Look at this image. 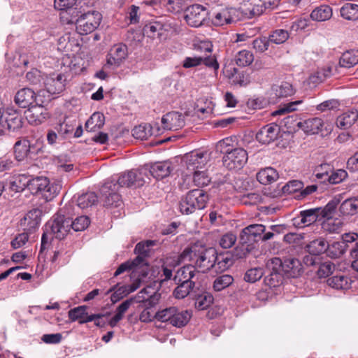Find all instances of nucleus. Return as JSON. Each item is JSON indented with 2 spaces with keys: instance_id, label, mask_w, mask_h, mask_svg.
<instances>
[{
  "instance_id": "obj_28",
  "label": "nucleus",
  "mask_w": 358,
  "mask_h": 358,
  "mask_svg": "<svg viewBox=\"0 0 358 358\" xmlns=\"http://www.w3.org/2000/svg\"><path fill=\"white\" fill-rule=\"evenodd\" d=\"M282 264L283 261L278 257L272 258L267 262L266 267L268 269L271 271L270 275L271 278L268 279L271 286H276L274 280H276L278 281V278L280 277L279 273L280 271H282Z\"/></svg>"
},
{
  "instance_id": "obj_9",
  "label": "nucleus",
  "mask_w": 358,
  "mask_h": 358,
  "mask_svg": "<svg viewBox=\"0 0 358 358\" xmlns=\"http://www.w3.org/2000/svg\"><path fill=\"white\" fill-rule=\"evenodd\" d=\"M128 56L126 45L120 43L113 45L108 55L107 62L104 65L105 69L114 70L119 67Z\"/></svg>"
},
{
  "instance_id": "obj_27",
  "label": "nucleus",
  "mask_w": 358,
  "mask_h": 358,
  "mask_svg": "<svg viewBox=\"0 0 358 358\" xmlns=\"http://www.w3.org/2000/svg\"><path fill=\"white\" fill-rule=\"evenodd\" d=\"M173 170L170 162H159L155 163L150 168V172L157 179H162L167 177Z\"/></svg>"
},
{
  "instance_id": "obj_59",
  "label": "nucleus",
  "mask_w": 358,
  "mask_h": 358,
  "mask_svg": "<svg viewBox=\"0 0 358 358\" xmlns=\"http://www.w3.org/2000/svg\"><path fill=\"white\" fill-rule=\"evenodd\" d=\"M194 172L193 181L198 187L206 186L209 184L210 179L204 171L197 170Z\"/></svg>"
},
{
  "instance_id": "obj_14",
  "label": "nucleus",
  "mask_w": 358,
  "mask_h": 358,
  "mask_svg": "<svg viewBox=\"0 0 358 358\" xmlns=\"http://www.w3.org/2000/svg\"><path fill=\"white\" fill-rule=\"evenodd\" d=\"M43 103H36L25 112L26 118L31 124L38 125L48 117V113Z\"/></svg>"
},
{
  "instance_id": "obj_24",
  "label": "nucleus",
  "mask_w": 358,
  "mask_h": 358,
  "mask_svg": "<svg viewBox=\"0 0 358 358\" xmlns=\"http://www.w3.org/2000/svg\"><path fill=\"white\" fill-rule=\"evenodd\" d=\"M187 196L194 204L196 210H202L206 208L209 200L208 195L203 190L195 189L189 191Z\"/></svg>"
},
{
  "instance_id": "obj_51",
  "label": "nucleus",
  "mask_w": 358,
  "mask_h": 358,
  "mask_svg": "<svg viewBox=\"0 0 358 358\" xmlns=\"http://www.w3.org/2000/svg\"><path fill=\"white\" fill-rule=\"evenodd\" d=\"M347 250V245L344 242L337 241L334 242L327 248L328 255L332 258H338L343 255Z\"/></svg>"
},
{
  "instance_id": "obj_2",
  "label": "nucleus",
  "mask_w": 358,
  "mask_h": 358,
  "mask_svg": "<svg viewBox=\"0 0 358 358\" xmlns=\"http://www.w3.org/2000/svg\"><path fill=\"white\" fill-rule=\"evenodd\" d=\"M236 138V137H234ZM233 141V137L227 138L223 140L222 143L226 145L222 157L224 166L229 170H239L244 166L248 161V153L242 148H233L230 145V142Z\"/></svg>"
},
{
  "instance_id": "obj_47",
  "label": "nucleus",
  "mask_w": 358,
  "mask_h": 358,
  "mask_svg": "<svg viewBox=\"0 0 358 358\" xmlns=\"http://www.w3.org/2000/svg\"><path fill=\"white\" fill-rule=\"evenodd\" d=\"M254 61L253 54L247 50L239 51L235 56L236 64L239 66H247Z\"/></svg>"
},
{
  "instance_id": "obj_56",
  "label": "nucleus",
  "mask_w": 358,
  "mask_h": 358,
  "mask_svg": "<svg viewBox=\"0 0 358 358\" xmlns=\"http://www.w3.org/2000/svg\"><path fill=\"white\" fill-rule=\"evenodd\" d=\"M90 221L87 216H80L73 221L71 218V227L75 231H80L85 230L90 224Z\"/></svg>"
},
{
  "instance_id": "obj_8",
  "label": "nucleus",
  "mask_w": 358,
  "mask_h": 358,
  "mask_svg": "<svg viewBox=\"0 0 358 358\" xmlns=\"http://www.w3.org/2000/svg\"><path fill=\"white\" fill-rule=\"evenodd\" d=\"M138 180L137 173L134 171H129L123 173L118 177H113L111 180L105 182L103 185V190L107 192L113 187V190L120 189V187H130L135 184Z\"/></svg>"
},
{
  "instance_id": "obj_41",
  "label": "nucleus",
  "mask_w": 358,
  "mask_h": 358,
  "mask_svg": "<svg viewBox=\"0 0 358 358\" xmlns=\"http://www.w3.org/2000/svg\"><path fill=\"white\" fill-rule=\"evenodd\" d=\"M150 287L143 289L138 294V298L139 302H144L148 306H154L157 303L160 294L156 292L150 293Z\"/></svg>"
},
{
  "instance_id": "obj_48",
  "label": "nucleus",
  "mask_w": 358,
  "mask_h": 358,
  "mask_svg": "<svg viewBox=\"0 0 358 358\" xmlns=\"http://www.w3.org/2000/svg\"><path fill=\"white\" fill-rule=\"evenodd\" d=\"M132 135L136 139L145 140L152 135V127L150 124H140L132 129Z\"/></svg>"
},
{
  "instance_id": "obj_5",
  "label": "nucleus",
  "mask_w": 358,
  "mask_h": 358,
  "mask_svg": "<svg viewBox=\"0 0 358 358\" xmlns=\"http://www.w3.org/2000/svg\"><path fill=\"white\" fill-rule=\"evenodd\" d=\"M45 92L44 90H39L36 93L30 88L24 87L17 92L15 96V103L23 108H29L33 104L45 103Z\"/></svg>"
},
{
  "instance_id": "obj_25",
  "label": "nucleus",
  "mask_w": 358,
  "mask_h": 358,
  "mask_svg": "<svg viewBox=\"0 0 358 358\" xmlns=\"http://www.w3.org/2000/svg\"><path fill=\"white\" fill-rule=\"evenodd\" d=\"M266 227L263 224H251L245 227L241 232L240 239L243 243L250 241V238L260 236L264 233Z\"/></svg>"
},
{
  "instance_id": "obj_31",
  "label": "nucleus",
  "mask_w": 358,
  "mask_h": 358,
  "mask_svg": "<svg viewBox=\"0 0 358 358\" xmlns=\"http://www.w3.org/2000/svg\"><path fill=\"white\" fill-rule=\"evenodd\" d=\"M119 189L113 190V187L107 192L103 190V186L101 188V194L105 197L104 204L107 207H119L122 205L120 195L118 194Z\"/></svg>"
},
{
  "instance_id": "obj_18",
  "label": "nucleus",
  "mask_w": 358,
  "mask_h": 358,
  "mask_svg": "<svg viewBox=\"0 0 358 358\" xmlns=\"http://www.w3.org/2000/svg\"><path fill=\"white\" fill-rule=\"evenodd\" d=\"M162 123L165 129L178 130L185 125V120L181 113L172 111L162 117Z\"/></svg>"
},
{
  "instance_id": "obj_1",
  "label": "nucleus",
  "mask_w": 358,
  "mask_h": 358,
  "mask_svg": "<svg viewBox=\"0 0 358 358\" xmlns=\"http://www.w3.org/2000/svg\"><path fill=\"white\" fill-rule=\"evenodd\" d=\"M217 254L215 248H206L199 243L184 250L179 256V262L189 261L198 273H206L215 266Z\"/></svg>"
},
{
  "instance_id": "obj_23",
  "label": "nucleus",
  "mask_w": 358,
  "mask_h": 358,
  "mask_svg": "<svg viewBox=\"0 0 358 358\" xmlns=\"http://www.w3.org/2000/svg\"><path fill=\"white\" fill-rule=\"evenodd\" d=\"M303 266L301 262L294 257H288L283 260L282 271L289 278H296L301 275Z\"/></svg>"
},
{
  "instance_id": "obj_11",
  "label": "nucleus",
  "mask_w": 358,
  "mask_h": 358,
  "mask_svg": "<svg viewBox=\"0 0 358 358\" xmlns=\"http://www.w3.org/2000/svg\"><path fill=\"white\" fill-rule=\"evenodd\" d=\"M66 79L63 74H52L47 76L44 81L46 101L50 99L49 94H57L62 92L66 86Z\"/></svg>"
},
{
  "instance_id": "obj_60",
  "label": "nucleus",
  "mask_w": 358,
  "mask_h": 358,
  "mask_svg": "<svg viewBox=\"0 0 358 358\" xmlns=\"http://www.w3.org/2000/svg\"><path fill=\"white\" fill-rule=\"evenodd\" d=\"M264 273L261 268H254L248 270L245 274L244 280L248 282H255L262 278Z\"/></svg>"
},
{
  "instance_id": "obj_33",
  "label": "nucleus",
  "mask_w": 358,
  "mask_h": 358,
  "mask_svg": "<svg viewBox=\"0 0 358 358\" xmlns=\"http://www.w3.org/2000/svg\"><path fill=\"white\" fill-rule=\"evenodd\" d=\"M332 14V8L329 6L321 5L312 11L310 17L313 20L323 22L329 20Z\"/></svg>"
},
{
  "instance_id": "obj_58",
  "label": "nucleus",
  "mask_w": 358,
  "mask_h": 358,
  "mask_svg": "<svg viewBox=\"0 0 358 358\" xmlns=\"http://www.w3.org/2000/svg\"><path fill=\"white\" fill-rule=\"evenodd\" d=\"M213 296L210 294L199 295L195 301V308L199 310L207 309L213 303Z\"/></svg>"
},
{
  "instance_id": "obj_32",
  "label": "nucleus",
  "mask_w": 358,
  "mask_h": 358,
  "mask_svg": "<svg viewBox=\"0 0 358 358\" xmlns=\"http://www.w3.org/2000/svg\"><path fill=\"white\" fill-rule=\"evenodd\" d=\"M357 119L358 112L357 110H350L338 116L336 124L339 128L346 129L350 128Z\"/></svg>"
},
{
  "instance_id": "obj_6",
  "label": "nucleus",
  "mask_w": 358,
  "mask_h": 358,
  "mask_svg": "<svg viewBox=\"0 0 358 358\" xmlns=\"http://www.w3.org/2000/svg\"><path fill=\"white\" fill-rule=\"evenodd\" d=\"M47 229H50V232L56 238L63 239L70 231L71 218L66 217L62 213V210L56 214L53 219L46 224Z\"/></svg>"
},
{
  "instance_id": "obj_21",
  "label": "nucleus",
  "mask_w": 358,
  "mask_h": 358,
  "mask_svg": "<svg viewBox=\"0 0 358 358\" xmlns=\"http://www.w3.org/2000/svg\"><path fill=\"white\" fill-rule=\"evenodd\" d=\"M319 211L320 208H317L301 211L299 216L294 218V224L302 227L314 223L321 219Z\"/></svg>"
},
{
  "instance_id": "obj_26",
  "label": "nucleus",
  "mask_w": 358,
  "mask_h": 358,
  "mask_svg": "<svg viewBox=\"0 0 358 358\" xmlns=\"http://www.w3.org/2000/svg\"><path fill=\"white\" fill-rule=\"evenodd\" d=\"M298 125L304 131V132L310 134H315L322 131V127L324 124L322 119L319 117H313L308 119L303 122H299Z\"/></svg>"
},
{
  "instance_id": "obj_55",
  "label": "nucleus",
  "mask_w": 358,
  "mask_h": 358,
  "mask_svg": "<svg viewBox=\"0 0 358 358\" xmlns=\"http://www.w3.org/2000/svg\"><path fill=\"white\" fill-rule=\"evenodd\" d=\"M163 25L158 22H154L146 24L143 28L144 34L150 38H155L162 34Z\"/></svg>"
},
{
  "instance_id": "obj_57",
  "label": "nucleus",
  "mask_w": 358,
  "mask_h": 358,
  "mask_svg": "<svg viewBox=\"0 0 358 358\" xmlns=\"http://www.w3.org/2000/svg\"><path fill=\"white\" fill-rule=\"evenodd\" d=\"M331 169V166L329 164H322L315 169L313 173L316 178L325 181L328 180Z\"/></svg>"
},
{
  "instance_id": "obj_45",
  "label": "nucleus",
  "mask_w": 358,
  "mask_h": 358,
  "mask_svg": "<svg viewBox=\"0 0 358 358\" xmlns=\"http://www.w3.org/2000/svg\"><path fill=\"white\" fill-rule=\"evenodd\" d=\"M341 15L347 20H358V5L346 3L341 8Z\"/></svg>"
},
{
  "instance_id": "obj_63",
  "label": "nucleus",
  "mask_w": 358,
  "mask_h": 358,
  "mask_svg": "<svg viewBox=\"0 0 358 358\" xmlns=\"http://www.w3.org/2000/svg\"><path fill=\"white\" fill-rule=\"evenodd\" d=\"M236 236L233 233H227L220 239V245L224 249H228L234 245L236 242Z\"/></svg>"
},
{
  "instance_id": "obj_50",
  "label": "nucleus",
  "mask_w": 358,
  "mask_h": 358,
  "mask_svg": "<svg viewBox=\"0 0 358 358\" xmlns=\"http://www.w3.org/2000/svg\"><path fill=\"white\" fill-rule=\"evenodd\" d=\"M176 307L170 306L158 310L155 313V319L162 322H171L176 314Z\"/></svg>"
},
{
  "instance_id": "obj_46",
  "label": "nucleus",
  "mask_w": 358,
  "mask_h": 358,
  "mask_svg": "<svg viewBox=\"0 0 358 358\" xmlns=\"http://www.w3.org/2000/svg\"><path fill=\"white\" fill-rule=\"evenodd\" d=\"M233 282L234 278L231 275H222L215 279L213 288L215 292H220L231 285Z\"/></svg>"
},
{
  "instance_id": "obj_15",
  "label": "nucleus",
  "mask_w": 358,
  "mask_h": 358,
  "mask_svg": "<svg viewBox=\"0 0 358 358\" xmlns=\"http://www.w3.org/2000/svg\"><path fill=\"white\" fill-rule=\"evenodd\" d=\"M294 94L292 85L288 82H281L273 85L269 91L271 103H275L279 99L292 96Z\"/></svg>"
},
{
  "instance_id": "obj_4",
  "label": "nucleus",
  "mask_w": 358,
  "mask_h": 358,
  "mask_svg": "<svg viewBox=\"0 0 358 358\" xmlns=\"http://www.w3.org/2000/svg\"><path fill=\"white\" fill-rule=\"evenodd\" d=\"M102 20L101 14L96 10L80 15L76 20V31L80 35H87L96 30Z\"/></svg>"
},
{
  "instance_id": "obj_53",
  "label": "nucleus",
  "mask_w": 358,
  "mask_h": 358,
  "mask_svg": "<svg viewBox=\"0 0 358 358\" xmlns=\"http://www.w3.org/2000/svg\"><path fill=\"white\" fill-rule=\"evenodd\" d=\"M289 37V34L287 30L279 29L273 31L268 36L270 43L277 45L284 43Z\"/></svg>"
},
{
  "instance_id": "obj_3",
  "label": "nucleus",
  "mask_w": 358,
  "mask_h": 358,
  "mask_svg": "<svg viewBox=\"0 0 358 358\" xmlns=\"http://www.w3.org/2000/svg\"><path fill=\"white\" fill-rule=\"evenodd\" d=\"M61 185L59 183H50L47 178L36 177L31 178L29 191L43 198L45 201H52L59 192Z\"/></svg>"
},
{
  "instance_id": "obj_7",
  "label": "nucleus",
  "mask_w": 358,
  "mask_h": 358,
  "mask_svg": "<svg viewBox=\"0 0 358 358\" xmlns=\"http://www.w3.org/2000/svg\"><path fill=\"white\" fill-rule=\"evenodd\" d=\"M209 159L210 155L207 151L194 150L185 154L182 158V161L187 169L193 172L204 169Z\"/></svg>"
},
{
  "instance_id": "obj_16",
  "label": "nucleus",
  "mask_w": 358,
  "mask_h": 358,
  "mask_svg": "<svg viewBox=\"0 0 358 358\" xmlns=\"http://www.w3.org/2000/svg\"><path fill=\"white\" fill-rule=\"evenodd\" d=\"M265 10L261 0H245L242 3L240 8L241 19L243 15L248 18L259 16L262 14Z\"/></svg>"
},
{
  "instance_id": "obj_64",
  "label": "nucleus",
  "mask_w": 358,
  "mask_h": 358,
  "mask_svg": "<svg viewBox=\"0 0 358 358\" xmlns=\"http://www.w3.org/2000/svg\"><path fill=\"white\" fill-rule=\"evenodd\" d=\"M27 80L32 85H41L43 80L41 72L36 69H32L26 74Z\"/></svg>"
},
{
  "instance_id": "obj_40",
  "label": "nucleus",
  "mask_w": 358,
  "mask_h": 358,
  "mask_svg": "<svg viewBox=\"0 0 358 358\" xmlns=\"http://www.w3.org/2000/svg\"><path fill=\"white\" fill-rule=\"evenodd\" d=\"M76 201L80 209H86L95 205L98 197L94 192H86L78 196Z\"/></svg>"
},
{
  "instance_id": "obj_43",
  "label": "nucleus",
  "mask_w": 358,
  "mask_h": 358,
  "mask_svg": "<svg viewBox=\"0 0 358 358\" xmlns=\"http://www.w3.org/2000/svg\"><path fill=\"white\" fill-rule=\"evenodd\" d=\"M341 66L351 68L358 64V50H351L345 52L340 58Z\"/></svg>"
},
{
  "instance_id": "obj_19",
  "label": "nucleus",
  "mask_w": 358,
  "mask_h": 358,
  "mask_svg": "<svg viewBox=\"0 0 358 358\" xmlns=\"http://www.w3.org/2000/svg\"><path fill=\"white\" fill-rule=\"evenodd\" d=\"M198 273H199L196 271V269L192 264H188L181 267L176 271L173 277V280L175 283H196V275Z\"/></svg>"
},
{
  "instance_id": "obj_54",
  "label": "nucleus",
  "mask_w": 358,
  "mask_h": 358,
  "mask_svg": "<svg viewBox=\"0 0 358 358\" xmlns=\"http://www.w3.org/2000/svg\"><path fill=\"white\" fill-rule=\"evenodd\" d=\"M143 260L144 259L143 257L138 256L133 261H127L122 264L115 271L114 276H117L127 270H130L138 266L143 262Z\"/></svg>"
},
{
  "instance_id": "obj_10",
  "label": "nucleus",
  "mask_w": 358,
  "mask_h": 358,
  "mask_svg": "<svg viewBox=\"0 0 358 358\" xmlns=\"http://www.w3.org/2000/svg\"><path fill=\"white\" fill-rule=\"evenodd\" d=\"M241 20V11L234 8H227L214 13L212 23L222 27L231 24Z\"/></svg>"
},
{
  "instance_id": "obj_30",
  "label": "nucleus",
  "mask_w": 358,
  "mask_h": 358,
  "mask_svg": "<svg viewBox=\"0 0 358 358\" xmlns=\"http://www.w3.org/2000/svg\"><path fill=\"white\" fill-rule=\"evenodd\" d=\"M31 178L25 174L15 176L10 182V189L15 192H20L27 188L29 190V184Z\"/></svg>"
},
{
  "instance_id": "obj_49",
  "label": "nucleus",
  "mask_w": 358,
  "mask_h": 358,
  "mask_svg": "<svg viewBox=\"0 0 358 358\" xmlns=\"http://www.w3.org/2000/svg\"><path fill=\"white\" fill-rule=\"evenodd\" d=\"M178 286L174 289L173 295L177 299H184L194 288L196 283L194 282H178Z\"/></svg>"
},
{
  "instance_id": "obj_29",
  "label": "nucleus",
  "mask_w": 358,
  "mask_h": 358,
  "mask_svg": "<svg viewBox=\"0 0 358 358\" xmlns=\"http://www.w3.org/2000/svg\"><path fill=\"white\" fill-rule=\"evenodd\" d=\"M133 302L134 299L131 298L124 301L116 308L114 316L108 322V324L111 327H115L123 319L125 313L130 308Z\"/></svg>"
},
{
  "instance_id": "obj_44",
  "label": "nucleus",
  "mask_w": 358,
  "mask_h": 358,
  "mask_svg": "<svg viewBox=\"0 0 358 358\" xmlns=\"http://www.w3.org/2000/svg\"><path fill=\"white\" fill-rule=\"evenodd\" d=\"M328 243L322 238H320L311 241L307 245L308 252L312 255H319L327 251Z\"/></svg>"
},
{
  "instance_id": "obj_52",
  "label": "nucleus",
  "mask_w": 358,
  "mask_h": 358,
  "mask_svg": "<svg viewBox=\"0 0 358 358\" xmlns=\"http://www.w3.org/2000/svg\"><path fill=\"white\" fill-rule=\"evenodd\" d=\"M339 203L340 199L338 197H334L333 199L329 201V203L325 206V207H324L323 208H319V213L320 215L321 219L331 217Z\"/></svg>"
},
{
  "instance_id": "obj_36",
  "label": "nucleus",
  "mask_w": 358,
  "mask_h": 358,
  "mask_svg": "<svg viewBox=\"0 0 358 358\" xmlns=\"http://www.w3.org/2000/svg\"><path fill=\"white\" fill-rule=\"evenodd\" d=\"M192 316V312L187 310H180L176 307V314L173 317L171 324L176 327H183L189 322Z\"/></svg>"
},
{
  "instance_id": "obj_62",
  "label": "nucleus",
  "mask_w": 358,
  "mask_h": 358,
  "mask_svg": "<svg viewBox=\"0 0 358 358\" xmlns=\"http://www.w3.org/2000/svg\"><path fill=\"white\" fill-rule=\"evenodd\" d=\"M179 209L180 213L184 215H189L196 210L194 204H192L187 195L180 201Z\"/></svg>"
},
{
  "instance_id": "obj_22",
  "label": "nucleus",
  "mask_w": 358,
  "mask_h": 358,
  "mask_svg": "<svg viewBox=\"0 0 358 358\" xmlns=\"http://www.w3.org/2000/svg\"><path fill=\"white\" fill-rule=\"evenodd\" d=\"M117 286L118 285L113 287L108 291V293H109L115 290L110 296L113 303H116L130 293L136 291L140 287V280H136L131 285H122L118 287Z\"/></svg>"
},
{
  "instance_id": "obj_35",
  "label": "nucleus",
  "mask_w": 358,
  "mask_h": 358,
  "mask_svg": "<svg viewBox=\"0 0 358 358\" xmlns=\"http://www.w3.org/2000/svg\"><path fill=\"white\" fill-rule=\"evenodd\" d=\"M278 178V174L276 170L271 167L263 169L257 173V180L263 185L272 183Z\"/></svg>"
},
{
  "instance_id": "obj_12",
  "label": "nucleus",
  "mask_w": 358,
  "mask_h": 358,
  "mask_svg": "<svg viewBox=\"0 0 358 358\" xmlns=\"http://www.w3.org/2000/svg\"><path fill=\"white\" fill-rule=\"evenodd\" d=\"M207 16L206 9L201 5H192L185 10V20L191 27L201 26Z\"/></svg>"
},
{
  "instance_id": "obj_39",
  "label": "nucleus",
  "mask_w": 358,
  "mask_h": 358,
  "mask_svg": "<svg viewBox=\"0 0 358 358\" xmlns=\"http://www.w3.org/2000/svg\"><path fill=\"white\" fill-rule=\"evenodd\" d=\"M340 213L343 215H354L358 213V196L345 199L340 206Z\"/></svg>"
},
{
  "instance_id": "obj_34",
  "label": "nucleus",
  "mask_w": 358,
  "mask_h": 358,
  "mask_svg": "<svg viewBox=\"0 0 358 358\" xmlns=\"http://www.w3.org/2000/svg\"><path fill=\"white\" fill-rule=\"evenodd\" d=\"M184 0H149L146 1L147 4H157L166 8L167 10L172 13H178L184 6Z\"/></svg>"
},
{
  "instance_id": "obj_61",
  "label": "nucleus",
  "mask_w": 358,
  "mask_h": 358,
  "mask_svg": "<svg viewBox=\"0 0 358 358\" xmlns=\"http://www.w3.org/2000/svg\"><path fill=\"white\" fill-rule=\"evenodd\" d=\"M87 306H80L73 309H71L68 315L69 319L74 322L76 320H80L83 317H85L87 315Z\"/></svg>"
},
{
  "instance_id": "obj_37",
  "label": "nucleus",
  "mask_w": 358,
  "mask_h": 358,
  "mask_svg": "<svg viewBox=\"0 0 358 358\" xmlns=\"http://www.w3.org/2000/svg\"><path fill=\"white\" fill-rule=\"evenodd\" d=\"M30 152V142L27 139L17 141L14 145V153L17 161H22L27 157Z\"/></svg>"
},
{
  "instance_id": "obj_38",
  "label": "nucleus",
  "mask_w": 358,
  "mask_h": 358,
  "mask_svg": "<svg viewBox=\"0 0 358 358\" xmlns=\"http://www.w3.org/2000/svg\"><path fill=\"white\" fill-rule=\"evenodd\" d=\"M329 286L336 289H347L350 287L351 280L344 275H334L327 280Z\"/></svg>"
},
{
  "instance_id": "obj_13",
  "label": "nucleus",
  "mask_w": 358,
  "mask_h": 358,
  "mask_svg": "<svg viewBox=\"0 0 358 358\" xmlns=\"http://www.w3.org/2000/svg\"><path fill=\"white\" fill-rule=\"evenodd\" d=\"M3 117L1 118L0 126L1 130L14 131L22 127V118L16 110L13 108H7L3 113Z\"/></svg>"
},
{
  "instance_id": "obj_42",
  "label": "nucleus",
  "mask_w": 358,
  "mask_h": 358,
  "mask_svg": "<svg viewBox=\"0 0 358 358\" xmlns=\"http://www.w3.org/2000/svg\"><path fill=\"white\" fill-rule=\"evenodd\" d=\"M104 115L103 113H94L85 123V128L88 131H95L104 124Z\"/></svg>"
},
{
  "instance_id": "obj_20",
  "label": "nucleus",
  "mask_w": 358,
  "mask_h": 358,
  "mask_svg": "<svg viewBox=\"0 0 358 358\" xmlns=\"http://www.w3.org/2000/svg\"><path fill=\"white\" fill-rule=\"evenodd\" d=\"M42 212L38 208L29 210L20 220V226L24 231H31L38 227Z\"/></svg>"
},
{
  "instance_id": "obj_17",
  "label": "nucleus",
  "mask_w": 358,
  "mask_h": 358,
  "mask_svg": "<svg viewBox=\"0 0 358 358\" xmlns=\"http://www.w3.org/2000/svg\"><path fill=\"white\" fill-rule=\"evenodd\" d=\"M279 128L275 124H269L262 127L256 134V139L262 144H269L278 135Z\"/></svg>"
}]
</instances>
